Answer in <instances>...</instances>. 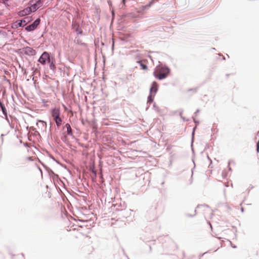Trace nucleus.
Instances as JSON below:
<instances>
[{"label":"nucleus","mask_w":259,"mask_h":259,"mask_svg":"<svg viewBox=\"0 0 259 259\" xmlns=\"http://www.w3.org/2000/svg\"><path fill=\"white\" fill-rule=\"evenodd\" d=\"M169 70L167 67L157 68L153 72L154 76L158 79L165 78L168 74Z\"/></svg>","instance_id":"f257e3e1"},{"label":"nucleus","mask_w":259,"mask_h":259,"mask_svg":"<svg viewBox=\"0 0 259 259\" xmlns=\"http://www.w3.org/2000/svg\"><path fill=\"white\" fill-rule=\"evenodd\" d=\"M51 113L53 120L55 121L57 126H60L62 123V119L60 117V109L59 108H55L51 110Z\"/></svg>","instance_id":"f03ea898"},{"label":"nucleus","mask_w":259,"mask_h":259,"mask_svg":"<svg viewBox=\"0 0 259 259\" xmlns=\"http://www.w3.org/2000/svg\"><path fill=\"white\" fill-rule=\"evenodd\" d=\"M47 61L50 63V57L49 54L46 52H45L41 55L40 58L38 59V62H40L41 64H45Z\"/></svg>","instance_id":"7ed1b4c3"},{"label":"nucleus","mask_w":259,"mask_h":259,"mask_svg":"<svg viewBox=\"0 0 259 259\" xmlns=\"http://www.w3.org/2000/svg\"><path fill=\"white\" fill-rule=\"evenodd\" d=\"M40 21V20L39 19H37L36 20L34 21V22L32 24L27 26L25 28V29L28 31H31L34 30L39 24Z\"/></svg>","instance_id":"20e7f679"},{"label":"nucleus","mask_w":259,"mask_h":259,"mask_svg":"<svg viewBox=\"0 0 259 259\" xmlns=\"http://www.w3.org/2000/svg\"><path fill=\"white\" fill-rule=\"evenodd\" d=\"M42 5V2L40 0H38L35 4H33L30 7L32 12H35L38 8H39Z\"/></svg>","instance_id":"39448f33"},{"label":"nucleus","mask_w":259,"mask_h":259,"mask_svg":"<svg viewBox=\"0 0 259 259\" xmlns=\"http://www.w3.org/2000/svg\"><path fill=\"white\" fill-rule=\"evenodd\" d=\"M24 53L25 54L29 56H33L36 54L35 51L30 47H26L24 48Z\"/></svg>","instance_id":"423d86ee"},{"label":"nucleus","mask_w":259,"mask_h":259,"mask_svg":"<svg viewBox=\"0 0 259 259\" xmlns=\"http://www.w3.org/2000/svg\"><path fill=\"white\" fill-rule=\"evenodd\" d=\"M32 12V11L29 7L24 9L22 11H20L18 14L20 16L22 17L30 14Z\"/></svg>","instance_id":"0eeeda50"},{"label":"nucleus","mask_w":259,"mask_h":259,"mask_svg":"<svg viewBox=\"0 0 259 259\" xmlns=\"http://www.w3.org/2000/svg\"><path fill=\"white\" fill-rule=\"evenodd\" d=\"M157 83L155 81L153 82L150 89V94L154 95L156 94L157 91Z\"/></svg>","instance_id":"6e6552de"},{"label":"nucleus","mask_w":259,"mask_h":259,"mask_svg":"<svg viewBox=\"0 0 259 259\" xmlns=\"http://www.w3.org/2000/svg\"><path fill=\"white\" fill-rule=\"evenodd\" d=\"M73 26L78 34H80L82 33L81 29L79 27V26L77 24L74 23L73 25Z\"/></svg>","instance_id":"1a4fd4ad"},{"label":"nucleus","mask_w":259,"mask_h":259,"mask_svg":"<svg viewBox=\"0 0 259 259\" xmlns=\"http://www.w3.org/2000/svg\"><path fill=\"white\" fill-rule=\"evenodd\" d=\"M26 19H28L27 18H25L24 20H21L18 22L17 25L19 27L24 26L27 24V21Z\"/></svg>","instance_id":"9d476101"},{"label":"nucleus","mask_w":259,"mask_h":259,"mask_svg":"<svg viewBox=\"0 0 259 259\" xmlns=\"http://www.w3.org/2000/svg\"><path fill=\"white\" fill-rule=\"evenodd\" d=\"M65 127L67 128V134L69 135H72V129H71L70 125L69 124H68V123H67L65 125Z\"/></svg>","instance_id":"9b49d317"},{"label":"nucleus","mask_w":259,"mask_h":259,"mask_svg":"<svg viewBox=\"0 0 259 259\" xmlns=\"http://www.w3.org/2000/svg\"><path fill=\"white\" fill-rule=\"evenodd\" d=\"M154 95H155L154 94H150V95L148 96V101H147V102L148 103H151L153 102Z\"/></svg>","instance_id":"f8f14e48"},{"label":"nucleus","mask_w":259,"mask_h":259,"mask_svg":"<svg viewBox=\"0 0 259 259\" xmlns=\"http://www.w3.org/2000/svg\"><path fill=\"white\" fill-rule=\"evenodd\" d=\"M34 159H35V157L34 156L27 157H26V158L24 159V163H26L27 161H33L34 160Z\"/></svg>","instance_id":"ddd939ff"},{"label":"nucleus","mask_w":259,"mask_h":259,"mask_svg":"<svg viewBox=\"0 0 259 259\" xmlns=\"http://www.w3.org/2000/svg\"><path fill=\"white\" fill-rule=\"evenodd\" d=\"M140 64H141V66L142 67L143 69H144V70L147 69V65L143 64L142 63H141Z\"/></svg>","instance_id":"4468645a"},{"label":"nucleus","mask_w":259,"mask_h":259,"mask_svg":"<svg viewBox=\"0 0 259 259\" xmlns=\"http://www.w3.org/2000/svg\"><path fill=\"white\" fill-rule=\"evenodd\" d=\"M50 68L52 69H54L55 68V65L53 62H50Z\"/></svg>","instance_id":"2eb2a0df"},{"label":"nucleus","mask_w":259,"mask_h":259,"mask_svg":"<svg viewBox=\"0 0 259 259\" xmlns=\"http://www.w3.org/2000/svg\"><path fill=\"white\" fill-rule=\"evenodd\" d=\"M84 238H88L89 240H90V238H89L88 236H84Z\"/></svg>","instance_id":"dca6fc26"},{"label":"nucleus","mask_w":259,"mask_h":259,"mask_svg":"<svg viewBox=\"0 0 259 259\" xmlns=\"http://www.w3.org/2000/svg\"><path fill=\"white\" fill-rule=\"evenodd\" d=\"M225 185L226 187H228L229 186V182H227V184H225Z\"/></svg>","instance_id":"f3484780"}]
</instances>
